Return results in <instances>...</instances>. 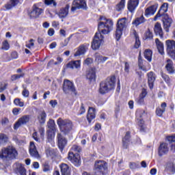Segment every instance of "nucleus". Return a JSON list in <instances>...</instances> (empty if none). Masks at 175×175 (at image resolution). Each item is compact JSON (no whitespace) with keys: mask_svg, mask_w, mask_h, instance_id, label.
Wrapping results in <instances>:
<instances>
[{"mask_svg":"<svg viewBox=\"0 0 175 175\" xmlns=\"http://www.w3.org/2000/svg\"><path fill=\"white\" fill-rule=\"evenodd\" d=\"M101 21L98 25V33H96L93 41L92 42V50H98L102 43H103V35H107L113 31V23L111 19H107L105 16L100 18Z\"/></svg>","mask_w":175,"mask_h":175,"instance_id":"nucleus-1","label":"nucleus"},{"mask_svg":"<svg viewBox=\"0 0 175 175\" xmlns=\"http://www.w3.org/2000/svg\"><path fill=\"white\" fill-rule=\"evenodd\" d=\"M17 150L16 148H13V146L3 148L0 151V158L3 161L16 159V157H17Z\"/></svg>","mask_w":175,"mask_h":175,"instance_id":"nucleus-2","label":"nucleus"},{"mask_svg":"<svg viewBox=\"0 0 175 175\" xmlns=\"http://www.w3.org/2000/svg\"><path fill=\"white\" fill-rule=\"evenodd\" d=\"M128 25H129L128 18L124 17L118 20L116 24V30L115 32L116 40H120V39H121V36H122V32H124V31H126Z\"/></svg>","mask_w":175,"mask_h":175,"instance_id":"nucleus-3","label":"nucleus"},{"mask_svg":"<svg viewBox=\"0 0 175 175\" xmlns=\"http://www.w3.org/2000/svg\"><path fill=\"white\" fill-rule=\"evenodd\" d=\"M57 125L60 128V131L65 135H68L72 131V121L70 120H64L59 118L57 120Z\"/></svg>","mask_w":175,"mask_h":175,"instance_id":"nucleus-4","label":"nucleus"},{"mask_svg":"<svg viewBox=\"0 0 175 175\" xmlns=\"http://www.w3.org/2000/svg\"><path fill=\"white\" fill-rule=\"evenodd\" d=\"M80 9H83V10L88 9L85 0H74L71 7V12L75 13V12Z\"/></svg>","mask_w":175,"mask_h":175,"instance_id":"nucleus-5","label":"nucleus"},{"mask_svg":"<svg viewBox=\"0 0 175 175\" xmlns=\"http://www.w3.org/2000/svg\"><path fill=\"white\" fill-rule=\"evenodd\" d=\"M94 169L97 170L98 174L97 175H106V170H107V163L105 161L99 160L95 162Z\"/></svg>","mask_w":175,"mask_h":175,"instance_id":"nucleus-6","label":"nucleus"},{"mask_svg":"<svg viewBox=\"0 0 175 175\" xmlns=\"http://www.w3.org/2000/svg\"><path fill=\"white\" fill-rule=\"evenodd\" d=\"M62 90L64 94H70V92H76L75 85L70 80L65 79L64 81Z\"/></svg>","mask_w":175,"mask_h":175,"instance_id":"nucleus-7","label":"nucleus"},{"mask_svg":"<svg viewBox=\"0 0 175 175\" xmlns=\"http://www.w3.org/2000/svg\"><path fill=\"white\" fill-rule=\"evenodd\" d=\"M167 53L173 59H175V41L167 40L166 41Z\"/></svg>","mask_w":175,"mask_h":175,"instance_id":"nucleus-8","label":"nucleus"},{"mask_svg":"<svg viewBox=\"0 0 175 175\" xmlns=\"http://www.w3.org/2000/svg\"><path fill=\"white\" fill-rule=\"evenodd\" d=\"M68 161H70L75 166L79 167L81 165V161L80 160V156L79 154H74L72 152H70L68 156Z\"/></svg>","mask_w":175,"mask_h":175,"instance_id":"nucleus-9","label":"nucleus"},{"mask_svg":"<svg viewBox=\"0 0 175 175\" xmlns=\"http://www.w3.org/2000/svg\"><path fill=\"white\" fill-rule=\"evenodd\" d=\"M42 13H43V9L34 4L32 7V10L28 12V16H29L30 18H38Z\"/></svg>","mask_w":175,"mask_h":175,"instance_id":"nucleus-10","label":"nucleus"},{"mask_svg":"<svg viewBox=\"0 0 175 175\" xmlns=\"http://www.w3.org/2000/svg\"><path fill=\"white\" fill-rule=\"evenodd\" d=\"M146 116V111L144 110H137L136 112V116L137 118V124L141 128V131H144L146 129V126L144 125V120L142 119V117Z\"/></svg>","mask_w":175,"mask_h":175,"instance_id":"nucleus-11","label":"nucleus"},{"mask_svg":"<svg viewBox=\"0 0 175 175\" xmlns=\"http://www.w3.org/2000/svg\"><path fill=\"white\" fill-rule=\"evenodd\" d=\"M47 126L49 129L48 131V137L49 139H53L55 136V122L53 119H49L47 122Z\"/></svg>","mask_w":175,"mask_h":175,"instance_id":"nucleus-12","label":"nucleus"},{"mask_svg":"<svg viewBox=\"0 0 175 175\" xmlns=\"http://www.w3.org/2000/svg\"><path fill=\"white\" fill-rule=\"evenodd\" d=\"M29 152L31 157L33 158H36V159H39V158H40V155L39 154V152H38V149L36 148V146L35 145L34 142H30Z\"/></svg>","mask_w":175,"mask_h":175,"instance_id":"nucleus-13","label":"nucleus"},{"mask_svg":"<svg viewBox=\"0 0 175 175\" xmlns=\"http://www.w3.org/2000/svg\"><path fill=\"white\" fill-rule=\"evenodd\" d=\"M163 17V29L167 32H169V29L172 27V24L173 23V19L169 17V15L167 14H164Z\"/></svg>","mask_w":175,"mask_h":175,"instance_id":"nucleus-14","label":"nucleus"},{"mask_svg":"<svg viewBox=\"0 0 175 175\" xmlns=\"http://www.w3.org/2000/svg\"><path fill=\"white\" fill-rule=\"evenodd\" d=\"M70 5L69 4H66L65 7L60 8L59 12L57 13V16L59 18H66L69 14V8Z\"/></svg>","mask_w":175,"mask_h":175,"instance_id":"nucleus-15","label":"nucleus"},{"mask_svg":"<svg viewBox=\"0 0 175 175\" xmlns=\"http://www.w3.org/2000/svg\"><path fill=\"white\" fill-rule=\"evenodd\" d=\"M169 7V4L167 3H164L161 6L160 10H159L158 13L157 14V15L154 17V21H157V20H158V18H159V17H161V16H165V14H165L166 13V12H167V8Z\"/></svg>","mask_w":175,"mask_h":175,"instance_id":"nucleus-16","label":"nucleus"},{"mask_svg":"<svg viewBox=\"0 0 175 175\" xmlns=\"http://www.w3.org/2000/svg\"><path fill=\"white\" fill-rule=\"evenodd\" d=\"M27 122H29V116L25 115L22 116L18 119V120L15 123L14 129H18L21 125H24L27 124Z\"/></svg>","mask_w":175,"mask_h":175,"instance_id":"nucleus-17","label":"nucleus"},{"mask_svg":"<svg viewBox=\"0 0 175 175\" xmlns=\"http://www.w3.org/2000/svg\"><path fill=\"white\" fill-rule=\"evenodd\" d=\"M104 83L107 86V88L109 91H111V90H114L116 88V77H111L110 78H107L106 81H104Z\"/></svg>","mask_w":175,"mask_h":175,"instance_id":"nucleus-18","label":"nucleus"},{"mask_svg":"<svg viewBox=\"0 0 175 175\" xmlns=\"http://www.w3.org/2000/svg\"><path fill=\"white\" fill-rule=\"evenodd\" d=\"M167 152H169V144L166 143L161 144L158 149L159 157H162Z\"/></svg>","mask_w":175,"mask_h":175,"instance_id":"nucleus-19","label":"nucleus"},{"mask_svg":"<svg viewBox=\"0 0 175 175\" xmlns=\"http://www.w3.org/2000/svg\"><path fill=\"white\" fill-rule=\"evenodd\" d=\"M139 5V0H129L127 3V9L131 12V13H133L135 10H136V8Z\"/></svg>","mask_w":175,"mask_h":175,"instance_id":"nucleus-20","label":"nucleus"},{"mask_svg":"<svg viewBox=\"0 0 175 175\" xmlns=\"http://www.w3.org/2000/svg\"><path fill=\"white\" fill-rule=\"evenodd\" d=\"M158 9V4L152 5L145 10V16L146 17H150V16H154L155 14V12Z\"/></svg>","mask_w":175,"mask_h":175,"instance_id":"nucleus-21","label":"nucleus"},{"mask_svg":"<svg viewBox=\"0 0 175 175\" xmlns=\"http://www.w3.org/2000/svg\"><path fill=\"white\" fill-rule=\"evenodd\" d=\"M147 76L149 88L152 90L154 88V83L157 77L155 76V73H154L152 71L148 72Z\"/></svg>","mask_w":175,"mask_h":175,"instance_id":"nucleus-22","label":"nucleus"},{"mask_svg":"<svg viewBox=\"0 0 175 175\" xmlns=\"http://www.w3.org/2000/svg\"><path fill=\"white\" fill-rule=\"evenodd\" d=\"M57 140L59 148H60V150H64L65 146H66V144L68 143V141L65 137H64V136H62V135H61V133L57 134Z\"/></svg>","mask_w":175,"mask_h":175,"instance_id":"nucleus-23","label":"nucleus"},{"mask_svg":"<svg viewBox=\"0 0 175 175\" xmlns=\"http://www.w3.org/2000/svg\"><path fill=\"white\" fill-rule=\"evenodd\" d=\"M81 60H72L66 64V67L69 69H80Z\"/></svg>","mask_w":175,"mask_h":175,"instance_id":"nucleus-24","label":"nucleus"},{"mask_svg":"<svg viewBox=\"0 0 175 175\" xmlns=\"http://www.w3.org/2000/svg\"><path fill=\"white\" fill-rule=\"evenodd\" d=\"M20 3V0H10L9 2L6 3L4 5L5 10H10L15 6H17Z\"/></svg>","mask_w":175,"mask_h":175,"instance_id":"nucleus-25","label":"nucleus"},{"mask_svg":"<svg viewBox=\"0 0 175 175\" xmlns=\"http://www.w3.org/2000/svg\"><path fill=\"white\" fill-rule=\"evenodd\" d=\"M96 110L94 107H89V110L87 114V120L89 122V124H91V122L92 120H94L96 117Z\"/></svg>","mask_w":175,"mask_h":175,"instance_id":"nucleus-26","label":"nucleus"},{"mask_svg":"<svg viewBox=\"0 0 175 175\" xmlns=\"http://www.w3.org/2000/svg\"><path fill=\"white\" fill-rule=\"evenodd\" d=\"M165 69L170 75H173L175 73V69L174 67L173 66V62L170 60V59H167Z\"/></svg>","mask_w":175,"mask_h":175,"instance_id":"nucleus-27","label":"nucleus"},{"mask_svg":"<svg viewBox=\"0 0 175 175\" xmlns=\"http://www.w3.org/2000/svg\"><path fill=\"white\" fill-rule=\"evenodd\" d=\"M155 43L159 54H161V55H163V54H165L163 43L161 42L158 38L155 39Z\"/></svg>","mask_w":175,"mask_h":175,"instance_id":"nucleus-28","label":"nucleus"},{"mask_svg":"<svg viewBox=\"0 0 175 175\" xmlns=\"http://www.w3.org/2000/svg\"><path fill=\"white\" fill-rule=\"evenodd\" d=\"M107 59H109V57H107L103 56L102 55H100L99 53L95 54V62H96V64H105V62H106V61H107Z\"/></svg>","mask_w":175,"mask_h":175,"instance_id":"nucleus-29","label":"nucleus"},{"mask_svg":"<svg viewBox=\"0 0 175 175\" xmlns=\"http://www.w3.org/2000/svg\"><path fill=\"white\" fill-rule=\"evenodd\" d=\"M147 95V92L146 90H143L142 93L139 94V96L135 99L136 103L137 105H144V98Z\"/></svg>","mask_w":175,"mask_h":175,"instance_id":"nucleus-30","label":"nucleus"},{"mask_svg":"<svg viewBox=\"0 0 175 175\" xmlns=\"http://www.w3.org/2000/svg\"><path fill=\"white\" fill-rule=\"evenodd\" d=\"M129 139H131V132L127 131L124 137L122 139L123 148H128L129 146Z\"/></svg>","mask_w":175,"mask_h":175,"instance_id":"nucleus-31","label":"nucleus"},{"mask_svg":"<svg viewBox=\"0 0 175 175\" xmlns=\"http://www.w3.org/2000/svg\"><path fill=\"white\" fill-rule=\"evenodd\" d=\"M62 175H70V167L66 163H62L60 165Z\"/></svg>","mask_w":175,"mask_h":175,"instance_id":"nucleus-32","label":"nucleus"},{"mask_svg":"<svg viewBox=\"0 0 175 175\" xmlns=\"http://www.w3.org/2000/svg\"><path fill=\"white\" fill-rule=\"evenodd\" d=\"M154 33L156 35H159L160 38H163V31L162 30V27L161 26V23H157L154 25Z\"/></svg>","mask_w":175,"mask_h":175,"instance_id":"nucleus-33","label":"nucleus"},{"mask_svg":"<svg viewBox=\"0 0 175 175\" xmlns=\"http://www.w3.org/2000/svg\"><path fill=\"white\" fill-rule=\"evenodd\" d=\"M166 106H167L166 103H162L161 105V108L158 107L156 109L157 116H158L159 117H162L163 113L166 111Z\"/></svg>","mask_w":175,"mask_h":175,"instance_id":"nucleus-34","label":"nucleus"},{"mask_svg":"<svg viewBox=\"0 0 175 175\" xmlns=\"http://www.w3.org/2000/svg\"><path fill=\"white\" fill-rule=\"evenodd\" d=\"M165 171L169 173V174H174L175 173V165L174 163L170 162L167 163L165 167Z\"/></svg>","mask_w":175,"mask_h":175,"instance_id":"nucleus-35","label":"nucleus"},{"mask_svg":"<svg viewBox=\"0 0 175 175\" xmlns=\"http://www.w3.org/2000/svg\"><path fill=\"white\" fill-rule=\"evenodd\" d=\"M46 118H47V113H46V111H42L38 116L40 124H44L46 122Z\"/></svg>","mask_w":175,"mask_h":175,"instance_id":"nucleus-36","label":"nucleus"},{"mask_svg":"<svg viewBox=\"0 0 175 175\" xmlns=\"http://www.w3.org/2000/svg\"><path fill=\"white\" fill-rule=\"evenodd\" d=\"M87 51V48L84 46V45L80 46L76 53H75V57H80V55H83L85 54V52Z\"/></svg>","mask_w":175,"mask_h":175,"instance_id":"nucleus-37","label":"nucleus"},{"mask_svg":"<svg viewBox=\"0 0 175 175\" xmlns=\"http://www.w3.org/2000/svg\"><path fill=\"white\" fill-rule=\"evenodd\" d=\"M167 139L170 144L171 151L175 152V135L169 136Z\"/></svg>","mask_w":175,"mask_h":175,"instance_id":"nucleus-38","label":"nucleus"},{"mask_svg":"<svg viewBox=\"0 0 175 175\" xmlns=\"http://www.w3.org/2000/svg\"><path fill=\"white\" fill-rule=\"evenodd\" d=\"M144 23H146V18H144V16L142 15L140 17L135 18V20L133 21L132 24L133 25L137 27L138 25H140V24H143Z\"/></svg>","mask_w":175,"mask_h":175,"instance_id":"nucleus-39","label":"nucleus"},{"mask_svg":"<svg viewBox=\"0 0 175 175\" xmlns=\"http://www.w3.org/2000/svg\"><path fill=\"white\" fill-rule=\"evenodd\" d=\"M96 74L95 70L94 69L89 70L86 75V78L90 81H92V80H95Z\"/></svg>","mask_w":175,"mask_h":175,"instance_id":"nucleus-40","label":"nucleus"},{"mask_svg":"<svg viewBox=\"0 0 175 175\" xmlns=\"http://www.w3.org/2000/svg\"><path fill=\"white\" fill-rule=\"evenodd\" d=\"M109 89L107 88V86H106L104 81L100 82V88H99V92L100 94H106L109 92Z\"/></svg>","mask_w":175,"mask_h":175,"instance_id":"nucleus-41","label":"nucleus"},{"mask_svg":"<svg viewBox=\"0 0 175 175\" xmlns=\"http://www.w3.org/2000/svg\"><path fill=\"white\" fill-rule=\"evenodd\" d=\"M144 57L148 61V62H151L152 59V51L150 49H146L144 51Z\"/></svg>","mask_w":175,"mask_h":175,"instance_id":"nucleus-42","label":"nucleus"},{"mask_svg":"<svg viewBox=\"0 0 175 175\" xmlns=\"http://www.w3.org/2000/svg\"><path fill=\"white\" fill-rule=\"evenodd\" d=\"M16 170L20 175H27V170L21 164L17 165Z\"/></svg>","mask_w":175,"mask_h":175,"instance_id":"nucleus-43","label":"nucleus"},{"mask_svg":"<svg viewBox=\"0 0 175 175\" xmlns=\"http://www.w3.org/2000/svg\"><path fill=\"white\" fill-rule=\"evenodd\" d=\"M8 140L9 137H8V135H6V134L0 133V146H2V144L8 143Z\"/></svg>","mask_w":175,"mask_h":175,"instance_id":"nucleus-44","label":"nucleus"},{"mask_svg":"<svg viewBox=\"0 0 175 175\" xmlns=\"http://www.w3.org/2000/svg\"><path fill=\"white\" fill-rule=\"evenodd\" d=\"M125 8V0H121L116 6L117 12H121Z\"/></svg>","mask_w":175,"mask_h":175,"instance_id":"nucleus-45","label":"nucleus"},{"mask_svg":"<svg viewBox=\"0 0 175 175\" xmlns=\"http://www.w3.org/2000/svg\"><path fill=\"white\" fill-rule=\"evenodd\" d=\"M9 49H10V44H9V42H8V40H5L2 42L1 50L8 51Z\"/></svg>","mask_w":175,"mask_h":175,"instance_id":"nucleus-46","label":"nucleus"},{"mask_svg":"<svg viewBox=\"0 0 175 175\" xmlns=\"http://www.w3.org/2000/svg\"><path fill=\"white\" fill-rule=\"evenodd\" d=\"M44 4L47 6H50V5H53L54 8L57 6V1L55 0H44Z\"/></svg>","mask_w":175,"mask_h":175,"instance_id":"nucleus-47","label":"nucleus"},{"mask_svg":"<svg viewBox=\"0 0 175 175\" xmlns=\"http://www.w3.org/2000/svg\"><path fill=\"white\" fill-rule=\"evenodd\" d=\"M135 42L134 44V49H139L141 45L140 39H139V36L137 34H135Z\"/></svg>","mask_w":175,"mask_h":175,"instance_id":"nucleus-48","label":"nucleus"},{"mask_svg":"<svg viewBox=\"0 0 175 175\" xmlns=\"http://www.w3.org/2000/svg\"><path fill=\"white\" fill-rule=\"evenodd\" d=\"M25 74L21 73V75H14L11 77L12 81H16V80H18V79H21V77H24Z\"/></svg>","mask_w":175,"mask_h":175,"instance_id":"nucleus-49","label":"nucleus"},{"mask_svg":"<svg viewBox=\"0 0 175 175\" xmlns=\"http://www.w3.org/2000/svg\"><path fill=\"white\" fill-rule=\"evenodd\" d=\"M130 168L133 170H135V169H139L140 167V165L139 163H130L129 164Z\"/></svg>","mask_w":175,"mask_h":175,"instance_id":"nucleus-50","label":"nucleus"},{"mask_svg":"<svg viewBox=\"0 0 175 175\" xmlns=\"http://www.w3.org/2000/svg\"><path fill=\"white\" fill-rule=\"evenodd\" d=\"M129 69H131V66L127 62H125L124 70L126 75H129Z\"/></svg>","mask_w":175,"mask_h":175,"instance_id":"nucleus-51","label":"nucleus"},{"mask_svg":"<svg viewBox=\"0 0 175 175\" xmlns=\"http://www.w3.org/2000/svg\"><path fill=\"white\" fill-rule=\"evenodd\" d=\"M145 38L146 39H149V40L152 39V38H154V36L152 35V32H151L150 30H148L146 32Z\"/></svg>","mask_w":175,"mask_h":175,"instance_id":"nucleus-52","label":"nucleus"},{"mask_svg":"<svg viewBox=\"0 0 175 175\" xmlns=\"http://www.w3.org/2000/svg\"><path fill=\"white\" fill-rule=\"evenodd\" d=\"M72 151H75V152H81V147L77 145H74L72 148Z\"/></svg>","mask_w":175,"mask_h":175,"instance_id":"nucleus-53","label":"nucleus"},{"mask_svg":"<svg viewBox=\"0 0 175 175\" xmlns=\"http://www.w3.org/2000/svg\"><path fill=\"white\" fill-rule=\"evenodd\" d=\"M22 95L25 98H28V96H29V91H28V90H27V88L23 87V90L22 92Z\"/></svg>","mask_w":175,"mask_h":175,"instance_id":"nucleus-54","label":"nucleus"},{"mask_svg":"<svg viewBox=\"0 0 175 175\" xmlns=\"http://www.w3.org/2000/svg\"><path fill=\"white\" fill-rule=\"evenodd\" d=\"M33 42H35V40L31 39L29 43L26 44V47H27V49H32V47L35 46Z\"/></svg>","mask_w":175,"mask_h":175,"instance_id":"nucleus-55","label":"nucleus"},{"mask_svg":"<svg viewBox=\"0 0 175 175\" xmlns=\"http://www.w3.org/2000/svg\"><path fill=\"white\" fill-rule=\"evenodd\" d=\"M8 88V85L6 83H1L0 84V92H3Z\"/></svg>","mask_w":175,"mask_h":175,"instance_id":"nucleus-56","label":"nucleus"},{"mask_svg":"<svg viewBox=\"0 0 175 175\" xmlns=\"http://www.w3.org/2000/svg\"><path fill=\"white\" fill-rule=\"evenodd\" d=\"M161 77H163V80H165V81H166V83H169L170 78H169V76L167 75L166 74H161Z\"/></svg>","mask_w":175,"mask_h":175,"instance_id":"nucleus-57","label":"nucleus"},{"mask_svg":"<svg viewBox=\"0 0 175 175\" xmlns=\"http://www.w3.org/2000/svg\"><path fill=\"white\" fill-rule=\"evenodd\" d=\"M84 64L85 65H91V64H92V58L91 57L86 58V59L84 61Z\"/></svg>","mask_w":175,"mask_h":175,"instance_id":"nucleus-58","label":"nucleus"},{"mask_svg":"<svg viewBox=\"0 0 175 175\" xmlns=\"http://www.w3.org/2000/svg\"><path fill=\"white\" fill-rule=\"evenodd\" d=\"M11 58H12V59H17V58H18V54L16 51H14L11 53Z\"/></svg>","mask_w":175,"mask_h":175,"instance_id":"nucleus-59","label":"nucleus"},{"mask_svg":"<svg viewBox=\"0 0 175 175\" xmlns=\"http://www.w3.org/2000/svg\"><path fill=\"white\" fill-rule=\"evenodd\" d=\"M70 41V37L66 38L64 40V43L62 44V47H66V46H68V44H69Z\"/></svg>","mask_w":175,"mask_h":175,"instance_id":"nucleus-60","label":"nucleus"},{"mask_svg":"<svg viewBox=\"0 0 175 175\" xmlns=\"http://www.w3.org/2000/svg\"><path fill=\"white\" fill-rule=\"evenodd\" d=\"M85 113V108L84 107V104H81V108L79 109V114H84Z\"/></svg>","mask_w":175,"mask_h":175,"instance_id":"nucleus-61","label":"nucleus"},{"mask_svg":"<svg viewBox=\"0 0 175 175\" xmlns=\"http://www.w3.org/2000/svg\"><path fill=\"white\" fill-rule=\"evenodd\" d=\"M32 137L33 139H34L36 142H39V137H38V132H34L32 135Z\"/></svg>","mask_w":175,"mask_h":175,"instance_id":"nucleus-62","label":"nucleus"},{"mask_svg":"<svg viewBox=\"0 0 175 175\" xmlns=\"http://www.w3.org/2000/svg\"><path fill=\"white\" fill-rule=\"evenodd\" d=\"M51 106L52 107H55V106H57V100H51L50 102H49Z\"/></svg>","mask_w":175,"mask_h":175,"instance_id":"nucleus-63","label":"nucleus"},{"mask_svg":"<svg viewBox=\"0 0 175 175\" xmlns=\"http://www.w3.org/2000/svg\"><path fill=\"white\" fill-rule=\"evenodd\" d=\"M54 32H55L54 29L51 28V29H49L48 30V35H49V36H53V35H54Z\"/></svg>","mask_w":175,"mask_h":175,"instance_id":"nucleus-64","label":"nucleus"}]
</instances>
